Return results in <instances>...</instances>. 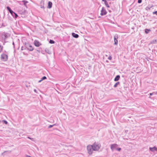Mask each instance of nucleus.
<instances>
[{"instance_id":"nucleus-11","label":"nucleus","mask_w":157,"mask_h":157,"mask_svg":"<svg viewBox=\"0 0 157 157\" xmlns=\"http://www.w3.org/2000/svg\"><path fill=\"white\" fill-rule=\"evenodd\" d=\"M9 11L10 12V13L12 14V15L13 16V14H14L15 15V17L16 18H17V17L18 16L17 14H16L13 11V10H9Z\"/></svg>"},{"instance_id":"nucleus-15","label":"nucleus","mask_w":157,"mask_h":157,"mask_svg":"<svg viewBox=\"0 0 157 157\" xmlns=\"http://www.w3.org/2000/svg\"><path fill=\"white\" fill-rule=\"evenodd\" d=\"M153 6V5H149L146 8V10H148L151 8Z\"/></svg>"},{"instance_id":"nucleus-1","label":"nucleus","mask_w":157,"mask_h":157,"mask_svg":"<svg viewBox=\"0 0 157 157\" xmlns=\"http://www.w3.org/2000/svg\"><path fill=\"white\" fill-rule=\"evenodd\" d=\"M92 147V149L94 151H98L100 148V145L97 143H95L91 145Z\"/></svg>"},{"instance_id":"nucleus-12","label":"nucleus","mask_w":157,"mask_h":157,"mask_svg":"<svg viewBox=\"0 0 157 157\" xmlns=\"http://www.w3.org/2000/svg\"><path fill=\"white\" fill-rule=\"evenodd\" d=\"M106 10H101V16L105 15L106 14Z\"/></svg>"},{"instance_id":"nucleus-22","label":"nucleus","mask_w":157,"mask_h":157,"mask_svg":"<svg viewBox=\"0 0 157 157\" xmlns=\"http://www.w3.org/2000/svg\"><path fill=\"white\" fill-rule=\"evenodd\" d=\"M49 43L50 44H54L55 43V41L51 40L49 41Z\"/></svg>"},{"instance_id":"nucleus-26","label":"nucleus","mask_w":157,"mask_h":157,"mask_svg":"<svg viewBox=\"0 0 157 157\" xmlns=\"http://www.w3.org/2000/svg\"><path fill=\"white\" fill-rule=\"evenodd\" d=\"M7 10H11V9L10 8L9 6L7 7Z\"/></svg>"},{"instance_id":"nucleus-25","label":"nucleus","mask_w":157,"mask_h":157,"mask_svg":"<svg viewBox=\"0 0 157 157\" xmlns=\"http://www.w3.org/2000/svg\"><path fill=\"white\" fill-rule=\"evenodd\" d=\"M142 2V0H138V2L139 3H141Z\"/></svg>"},{"instance_id":"nucleus-16","label":"nucleus","mask_w":157,"mask_h":157,"mask_svg":"<svg viewBox=\"0 0 157 157\" xmlns=\"http://www.w3.org/2000/svg\"><path fill=\"white\" fill-rule=\"evenodd\" d=\"M108 3H110V2H108L106 1H106H105L104 3L105 5L107 7H109V6L108 4Z\"/></svg>"},{"instance_id":"nucleus-4","label":"nucleus","mask_w":157,"mask_h":157,"mask_svg":"<svg viewBox=\"0 0 157 157\" xmlns=\"http://www.w3.org/2000/svg\"><path fill=\"white\" fill-rule=\"evenodd\" d=\"M1 59L3 61H6L8 59V56L5 54H2L1 55Z\"/></svg>"},{"instance_id":"nucleus-2","label":"nucleus","mask_w":157,"mask_h":157,"mask_svg":"<svg viewBox=\"0 0 157 157\" xmlns=\"http://www.w3.org/2000/svg\"><path fill=\"white\" fill-rule=\"evenodd\" d=\"M87 150L88 153L90 155H91L93 153L92 147L91 145H89L87 146Z\"/></svg>"},{"instance_id":"nucleus-23","label":"nucleus","mask_w":157,"mask_h":157,"mask_svg":"<svg viewBox=\"0 0 157 157\" xmlns=\"http://www.w3.org/2000/svg\"><path fill=\"white\" fill-rule=\"evenodd\" d=\"M3 47L0 45V52H1L2 50Z\"/></svg>"},{"instance_id":"nucleus-14","label":"nucleus","mask_w":157,"mask_h":157,"mask_svg":"<svg viewBox=\"0 0 157 157\" xmlns=\"http://www.w3.org/2000/svg\"><path fill=\"white\" fill-rule=\"evenodd\" d=\"M120 78V76L119 75H117L114 78V81H118Z\"/></svg>"},{"instance_id":"nucleus-29","label":"nucleus","mask_w":157,"mask_h":157,"mask_svg":"<svg viewBox=\"0 0 157 157\" xmlns=\"http://www.w3.org/2000/svg\"><path fill=\"white\" fill-rule=\"evenodd\" d=\"M53 126V125H50L49 126L48 128H50L52 127Z\"/></svg>"},{"instance_id":"nucleus-28","label":"nucleus","mask_w":157,"mask_h":157,"mask_svg":"<svg viewBox=\"0 0 157 157\" xmlns=\"http://www.w3.org/2000/svg\"><path fill=\"white\" fill-rule=\"evenodd\" d=\"M153 14H155L156 15H157V11H155V12H153Z\"/></svg>"},{"instance_id":"nucleus-13","label":"nucleus","mask_w":157,"mask_h":157,"mask_svg":"<svg viewBox=\"0 0 157 157\" xmlns=\"http://www.w3.org/2000/svg\"><path fill=\"white\" fill-rule=\"evenodd\" d=\"M72 36L75 38H77L78 37V35L77 34H75L74 33H72Z\"/></svg>"},{"instance_id":"nucleus-27","label":"nucleus","mask_w":157,"mask_h":157,"mask_svg":"<svg viewBox=\"0 0 157 157\" xmlns=\"http://www.w3.org/2000/svg\"><path fill=\"white\" fill-rule=\"evenodd\" d=\"M112 57L111 56H109V57H108V59H109V60H111V59H112Z\"/></svg>"},{"instance_id":"nucleus-6","label":"nucleus","mask_w":157,"mask_h":157,"mask_svg":"<svg viewBox=\"0 0 157 157\" xmlns=\"http://www.w3.org/2000/svg\"><path fill=\"white\" fill-rule=\"evenodd\" d=\"M118 38V35H116L114 36V44L115 45H117L118 44V40L117 39Z\"/></svg>"},{"instance_id":"nucleus-7","label":"nucleus","mask_w":157,"mask_h":157,"mask_svg":"<svg viewBox=\"0 0 157 157\" xmlns=\"http://www.w3.org/2000/svg\"><path fill=\"white\" fill-rule=\"evenodd\" d=\"M28 2L26 1L23 0L20 2L19 3L21 5L23 4L25 6H26V4Z\"/></svg>"},{"instance_id":"nucleus-19","label":"nucleus","mask_w":157,"mask_h":157,"mask_svg":"<svg viewBox=\"0 0 157 157\" xmlns=\"http://www.w3.org/2000/svg\"><path fill=\"white\" fill-rule=\"evenodd\" d=\"M151 31V30L150 29H146L145 30V32L147 34L149 33V32Z\"/></svg>"},{"instance_id":"nucleus-30","label":"nucleus","mask_w":157,"mask_h":157,"mask_svg":"<svg viewBox=\"0 0 157 157\" xmlns=\"http://www.w3.org/2000/svg\"><path fill=\"white\" fill-rule=\"evenodd\" d=\"M117 150L118 151H120L121 150V148H119L117 149Z\"/></svg>"},{"instance_id":"nucleus-10","label":"nucleus","mask_w":157,"mask_h":157,"mask_svg":"<svg viewBox=\"0 0 157 157\" xmlns=\"http://www.w3.org/2000/svg\"><path fill=\"white\" fill-rule=\"evenodd\" d=\"M52 6V3L51 2H48V9H50Z\"/></svg>"},{"instance_id":"nucleus-18","label":"nucleus","mask_w":157,"mask_h":157,"mask_svg":"<svg viewBox=\"0 0 157 157\" xmlns=\"http://www.w3.org/2000/svg\"><path fill=\"white\" fill-rule=\"evenodd\" d=\"M156 43H157V40H154L151 42V44H155Z\"/></svg>"},{"instance_id":"nucleus-20","label":"nucleus","mask_w":157,"mask_h":157,"mask_svg":"<svg viewBox=\"0 0 157 157\" xmlns=\"http://www.w3.org/2000/svg\"><path fill=\"white\" fill-rule=\"evenodd\" d=\"M120 84L119 82H116L115 84L114 85V87H116L117 86Z\"/></svg>"},{"instance_id":"nucleus-3","label":"nucleus","mask_w":157,"mask_h":157,"mask_svg":"<svg viewBox=\"0 0 157 157\" xmlns=\"http://www.w3.org/2000/svg\"><path fill=\"white\" fill-rule=\"evenodd\" d=\"M26 45L27 48L30 51H32L33 50L34 48L30 44H27Z\"/></svg>"},{"instance_id":"nucleus-5","label":"nucleus","mask_w":157,"mask_h":157,"mask_svg":"<svg viewBox=\"0 0 157 157\" xmlns=\"http://www.w3.org/2000/svg\"><path fill=\"white\" fill-rule=\"evenodd\" d=\"M34 45L36 47H38L41 45V43L38 40H35L34 43Z\"/></svg>"},{"instance_id":"nucleus-9","label":"nucleus","mask_w":157,"mask_h":157,"mask_svg":"<svg viewBox=\"0 0 157 157\" xmlns=\"http://www.w3.org/2000/svg\"><path fill=\"white\" fill-rule=\"evenodd\" d=\"M150 149L152 151H157V148L155 147H150Z\"/></svg>"},{"instance_id":"nucleus-32","label":"nucleus","mask_w":157,"mask_h":157,"mask_svg":"<svg viewBox=\"0 0 157 157\" xmlns=\"http://www.w3.org/2000/svg\"><path fill=\"white\" fill-rule=\"evenodd\" d=\"M104 9L103 7H102V9H101V10H104V9Z\"/></svg>"},{"instance_id":"nucleus-17","label":"nucleus","mask_w":157,"mask_h":157,"mask_svg":"<svg viewBox=\"0 0 157 157\" xmlns=\"http://www.w3.org/2000/svg\"><path fill=\"white\" fill-rule=\"evenodd\" d=\"M40 4H41V6H40L41 8V9H44L45 7H44V2H41Z\"/></svg>"},{"instance_id":"nucleus-31","label":"nucleus","mask_w":157,"mask_h":157,"mask_svg":"<svg viewBox=\"0 0 157 157\" xmlns=\"http://www.w3.org/2000/svg\"><path fill=\"white\" fill-rule=\"evenodd\" d=\"M150 96H151V95H152V93H150Z\"/></svg>"},{"instance_id":"nucleus-21","label":"nucleus","mask_w":157,"mask_h":157,"mask_svg":"<svg viewBox=\"0 0 157 157\" xmlns=\"http://www.w3.org/2000/svg\"><path fill=\"white\" fill-rule=\"evenodd\" d=\"M46 77L45 76H44L41 79V80H40V81H39V82H40L41 81H42V80H44V79H46Z\"/></svg>"},{"instance_id":"nucleus-8","label":"nucleus","mask_w":157,"mask_h":157,"mask_svg":"<svg viewBox=\"0 0 157 157\" xmlns=\"http://www.w3.org/2000/svg\"><path fill=\"white\" fill-rule=\"evenodd\" d=\"M118 145L117 144H112L111 146V148L112 149H114L115 148L117 147Z\"/></svg>"},{"instance_id":"nucleus-24","label":"nucleus","mask_w":157,"mask_h":157,"mask_svg":"<svg viewBox=\"0 0 157 157\" xmlns=\"http://www.w3.org/2000/svg\"><path fill=\"white\" fill-rule=\"evenodd\" d=\"M2 122H3L4 123H5L6 124H7L8 123L7 121L5 120H3L2 121Z\"/></svg>"}]
</instances>
